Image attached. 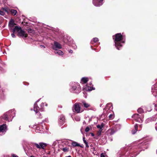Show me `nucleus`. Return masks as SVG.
<instances>
[{"instance_id": "37998d69", "label": "nucleus", "mask_w": 157, "mask_h": 157, "mask_svg": "<svg viewBox=\"0 0 157 157\" xmlns=\"http://www.w3.org/2000/svg\"><path fill=\"white\" fill-rule=\"evenodd\" d=\"M69 53H72L73 52V51H72V50H69Z\"/></svg>"}, {"instance_id": "8fccbe9b", "label": "nucleus", "mask_w": 157, "mask_h": 157, "mask_svg": "<svg viewBox=\"0 0 157 157\" xmlns=\"http://www.w3.org/2000/svg\"><path fill=\"white\" fill-rule=\"evenodd\" d=\"M19 130H20V129H21V127H20H20H19Z\"/></svg>"}, {"instance_id": "f704fd0d", "label": "nucleus", "mask_w": 157, "mask_h": 157, "mask_svg": "<svg viewBox=\"0 0 157 157\" xmlns=\"http://www.w3.org/2000/svg\"><path fill=\"white\" fill-rule=\"evenodd\" d=\"M83 141L84 142V143L85 144H86V143L87 142L85 140V137H83Z\"/></svg>"}, {"instance_id": "1a4fd4ad", "label": "nucleus", "mask_w": 157, "mask_h": 157, "mask_svg": "<svg viewBox=\"0 0 157 157\" xmlns=\"http://www.w3.org/2000/svg\"><path fill=\"white\" fill-rule=\"evenodd\" d=\"M103 0H93V3L96 6H100L103 4Z\"/></svg>"}, {"instance_id": "c85d7f7f", "label": "nucleus", "mask_w": 157, "mask_h": 157, "mask_svg": "<svg viewBox=\"0 0 157 157\" xmlns=\"http://www.w3.org/2000/svg\"><path fill=\"white\" fill-rule=\"evenodd\" d=\"M114 117V115L113 114H111L109 116V118L110 119H113Z\"/></svg>"}, {"instance_id": "79ce46f5", "label": "nucleus", "mask_w": 157, "mask_h": 157, "mask_svg": "<svg viewBox=\"0 0 157 157\" xmlns=\"http://www.w3.org/2000/svg\"><path fill=\"white\" fill-rule=\"evenodd\" d=\"M40 46V47L42 48H45V47L43 45H41Z\"/></svg>"}, {"instance_id": "7ed1b4c3", "label": "nucleus", "mask_w": 157, "mask_h": 157, "mask_svg": "<svg viewBox=\"0 0 157 157\" xmlns=\"http://www.w3.org/2000/svg\"><path fill=\"white\" fill-rule=\"evenodd\" d=\"M71 86L70 91L72 92L78 93L81 91V87L78 83L72 82L71 84Z\"/></svg>"}, {"instance_id": "b1692460", "label": "nucleus", "mask_w": 157, "mask_h": 157, "mask_svg": "<svg viewBox=\"0 0 157 157\" xmlns=\"http://www.w3.org/2000/svg\"><path fill=\"white\" fill-rule=\"evenodd\" d=\"M108 131L109 132L110 135H113L115 132V131L113 129H111L109 130H108Z\"/></svg>"}, {"instance_id": "a19ab883", "label": "nucleus", "mask_w": 157, "mask_h": 157, "mask_svg": "<svg viewBox=\"0 0 157 157\" xmlns=\"http://www.w3.org/2000/svg\"><path fill=\"white\" fill-rule=\"evenodd\" d=\"M155 129L157 131V123L155 124Z\"/></svg>"}, {"instance_id": "423d86ee", "label": "nucleus", "mask_w": 157, "mask_h": 157, "mask_svg": "<svg viewBox=\"0 0 157 157\" xmlns=\"http://www.w3.org/2000/svg\"><path fill=\"white\" fill-rule=\"evenodd\" d=\"M72 109L74 112L77 113H80L83 111L81 109L80 106V103H76L74 105Z\"/></svg>"}, {"instance_id": "cd10ccee", "label": "nucleus", "mask_w": 157, "mask_h": 157, "mask_svg": "<svg viewBox=\"0 0 157 157\" xmlns=\"http://www.w3.org/2000/svg\"><path fill=\"white\" fill-rule=\"evenodd\" d=\"M137 111L138 112L141 113L143 112V110L142 108H140L137 110Z\"/></svg>"}, {"instance_id": "7c9ffc66", "label": "nucleus", "mask_w": 157, "mask_h": 157, "mask_svg": "<svg viewBox=\"0 0 157 157\" xmlns=\"http://www.w3.org/2000/svg\"><path fill=\"white\" fill-rule=\"evenodd\" d=\"M86 90L91 91L92 90V89L91 87L88 86L87 88H86Z\"/></svg>"}, {"instance_id": "72a5a7b5", "label": "nucleus", "mask_w": 157, "mask_h": 157, "mask_svg": "<svg viewBox=\"0 0 157 157\" xmlns=\"http://www.w3.org/2000/svg\"><path fill=\"white\" fill-rule=\"evenodd\" d=\"M3 11L5 12H7V9L6 8H3L2 9Z\"/></svg>"}, {"instance_id": "4c0bfd02", "label": "nucleus", "mask_w": 157, "mask_h": 157, "mask_svg": "<svg viewBox=\"0 0 157 157\" xmlns=\"http://www.w3.org/2000/svg\"><path fill=\"white\" fill-rule=\"evenodd\" d=\"M100 157H105V155L103 153H102L101 154Z\"/></svg>"}, {"instance_id": "20e7f679", "label": "nucleus", "mask_w": 157, "mask_h": 157, "mask_svg": "<svg viewBox=\"0 0 157 157\" xmlns=\"http://www.w3.org/2000/svg\"><path fill=\"white\" fill-rule=\"evenodd\" d=\"M17 31L18 33L17 35L19 36L26 37L27 36V34L21 29V27L15 26L13 29V32Z\"/></svg>"}, {"instance_id": "39448f33", "label": "nucleus", "mask_w": 157, "mask_h": 157, "mask_svg": "<svg viewBox=\"0 0 157 157\" xmlns=\"http://www.w3.org/2000/svg\"><path fill=\"white\" fill-rule=\"evenodd\" d=\"M14 112L13 110L9 111L8 112L5 113L3 116L2 118L5 120L8 121V118L10 117V118H13L14 117Z\"/></svg>"}, {"instance_id": "f3484780", "label": "nucleus", "mask_w": 157, "mask_h": 157, "mask_svg": "<svg viewBox=\"0 0 157 157\" xmlns=\"http://www.w3.org/2000/svg\"><path fill=\"white\" fill-rule=\"evenodd\" d=\"M81 82L82 84L86 83L88 81V79L87 78L84 77L81 79Z\"/></svg>"}, {"instance_id": "2f4dec72", "label": "nucleus", "mask_w": 157, "mask_h": 157, "mask_svg": "<svg viewBox=\"0 0 157 157\" xmlns=\"http://www.w3.org/2000/svg\"><path fill=\"white\" fill-rule=\"evenodd\" d=\"M75 120L77 121H80V118L78 117H76L75 118Z\"/></svg>"}, {"instance_id": "4be33fe9", "label": "nucleus", "mask_w": 157, "mask_h": 157, "mask_svg": "<svg viewBox=\"0 0 157 157\" xmlns=\"http://www.w3.org/2000/svg\"><path fill=\"white\" fill-rule=\"evenodd\" d=\"M98 41V38L95 37L93 39V40H92L91 41V43L92 44H93V43H96Z\"/></svg>"}, {"instance_id": "6ab92c4d", "label": "nucleus", "mask_w": 157, "mask_h": 157, "mask_svg": "<svg viewBox=\"0 0 157 157\" xmlns=\"http://www.w3.org/2000/svg\"><path fill=\"white\" fill-rule=\"evenodd\" d=\"M72 144L74 147H78V146H80L79 144H78L75 142H73L72 143Z\"/></svg>"}, {"instance_id": "f8f14e48", "label": "nucleus", "mask_w": 157, "mask_h": 157, "mask_svg": "<svg viewBox=\"0 0 157 157\" xmlns=\"http://www.w3.org/2000/svg\"><path fill=\"white\" fill-rule=\"evenodd\" d=\"M6 125L3 124L0 126V132H3L6 131Z\"/></svg>"}, {"instance_id": "a18cd8bd", "label": "nucleus", "mask_w": 157, "mask_h": 157, "mask_svg": "<svg viewBox=\"0 0 157 157\" xmlns=\"http://www.w3.org/2000/svg\"><path fill=\"white\" fill-rule=\"evenodd\" d=\"M71 157V156L70 155H69L68 156H66V157Z\"/></svg>"}, {"instance_id": "3c124183", "label": "nucleus", "mask_w": 157, "mask_h": 157, "mask_svg": "<svg viewBox=\"0 0 157 157\" xmlns=\"http://www.w3.org/2000/svg\"><path fill=\"white\" fill-rule=\"evenodd\" d=\"M155 120H156V119L153 120L154 121H155Z\"/></svg>"}, {"instance_id": "58836bf2", "label": "nucleus", "mask_w": 157, "mask_h": 157, "mask_svg": "<svg viewBox=\"0 0 157 157\" xmlns=\"http://www.w3.org/2000/svg\"><path fill=\"white\" fill-rule=\"evenodd\" d=\"M86 144V147H89V146L88 144V143L87 142L86 143V144Z\"/></svg>"}, {"instance_id": "09e8293b", "label": "nucleus", "mask_w": 157, "mask_h": 157, "mask_svg": "<svg viewBox=\"0 0 157 157\" xmlns=\"http://www.w3.org/2000/svg\"><path fill=\"white\" fill-rule=\"evenodd\" d=\"M77 48V47L76 46H75V47H74V48Z\"/></svg>"}, {"instance_id": "f257e3e1", "label": "nucleus", "mask_w": 157, "mask_h": 157, "mask_svg": "<svg viewBox=\"0 0 157 157\" xmlns=\"http://www.w3.org/2000/svg\"><path fill=\"white\" fill-rule=\"evenodd\" d=\"M113 39H114V42L115 46L118 50L120 49V47L122 46L121 43H124L123 41V36L121 33H117L115 36H113Z\"/></svg>"}, {"instance_id": "473e14b6", "label": "nucleus", "mask_w": 157, "mask_h": 157, "mask_svg": "<svg viewBox=\"0 0 157 157\" xmlns=\"http://www.w3.org/2000/svg\"><path fill=\"white\" fill-rule=\"evenodd\" d=\"M90 128L88 127H86L85 129V131L86 132H88L90 130Z\"/></svg>"}, {"instance_id": "a878e982", "label": "nucleus", "mask_w": 157, "mask_h": 157, "mask_svg": "<svg viewBox=\"0 0 157 157\" xmlns=\"http://www.w3.org/2000/svg\"><path fill=\"white\" fill-rule=\"evenodd\" d=\"M102 130V129H99L97 132V135L98 136H100L101 134V132Z\"/></svg>"}, {"instance_id": "c756f323", "label": "nucleus", "mask_w": 157, "mask_h": 157, "mask_svg": "<svg viewBox=\"0 0 157 157\" xmlns=\"http://www.w3.org/2000/svg\"><path fill=\"white\" fill-rule=\"evenodd\" d=\"M4 12L2 10H0V15H3L4 14Z\"/></svg>"}, {"instance_id": "dca6fc26", "label": "nucleus", "mask_w": 157, "mask_h": 157, "mask_svg": "<svg viewBox=\"0 0 157 157\" xmlns=\"http://www.w3.org/2000/svg\"><path fill=\"white\" fill-rule=\"evenodd\" d=\"M138 127V126L137 124H136L134 126V129L132 130V134H135L137 130Z\"/></svg>"}, {"instance_id": "4468645a", "label": "nucleus", "mask_w": 157, "mask_h": 157, "mask_svg": "<svg viewBox=\"0 0 157 157\" xmlns=\"http://www.w3.org/2000/svg\"><path fill=\"white\" fill-rule=\"evenodd\" d=\"M82 103L84 107L86 108H88L90 106V105L88 103L86 102L85 101H82Z\"/></svg>"}, {"instance_id": "49530a36", "label": "nucleus", "mask_w": 157, "mask_h": 157, "mask_svg": "<svg viewBox=\"0 0 157 157\" xmlns=\"http://www.w3.org/2000/svg\"><path fill=\"white\" fill-rule=\"evenodd\" d=\"M79 146V147H82V146H81V145H80V146Z\"/></svg>"}, {"instance_id": "6e6552de", "label": "nucleus", "mask_w": 157, "mask_h": 157, "mask_svg": "<svg viewBox=\"0 0 157 157\" xmlns=\"http://www.w3.org/2000/svg\"><path fill=\"white\" fill-rule=\"evenodd\" d=\"M52 49L55 50L62 48L61 45L57 42L55 41L54 45L52 46Z\"/></svg>"}, {"instance_id": "393cba45", "label": "nucleus", "mask_w": 157, "mask_h": 157, "mask_svg": "<svg viewBox=\"0 0 157 157\" xmlns=\"http://www.w3.org/2000/svg\"><path fill=\"white\" fill-rule=\"evenodd\" d=\"M136 121L137 122H142L143 121V119H142L140 117L138 118L136 120Z\"/></svg>"}, {"instance_id": "aec40b11", "label": "nucleus", "mask_w": 157, "mask_h": 157, "mask_svg": "<svg viewBox=\"0 0 157 157\" xmlns=\"http://www.w3.org/2000/svg\"><path fill=\"white\" fill-rule=\"evenodd\" d=\"M140 117V115L138 114H135L133 116V117L135 120H136Z\"/></svg>"}, {"instance_id": "de8ad7c7", "label": "nucleus", "mask_w": 157, "mask_h": 157, "mask_svg": "<svg viewBox=\"0 0 157 157\" xmlns=\"http://www.w3.org/2000/svg\"><path fill=\"white\" fill-rule=\"evenodd\" d=\"M38 117L39 118H41V117L40 116H39Z\"/></svg>"}, {"instance_id": "9d476101", "label": "nucleus", "mask_w": 157, "mask_h": 157, "mask_svg": "<svg viewBox=\"0 0 157 157\" xmlns=\"http://www.w3.org/2000/svg\"><path fill=\"white\" fill-rule=\"evenodd\" d=\"M152 90L153 94L155 96H157V84L152 87Z\"/></svg>"}, {"instance_id": "9b49d317", "label": "nucleus", "mask_w": 157, "mask_h": 157, "mask_svg": "<svg viewBox=\"0 0 157 157\" xmlns=\"http://www.w3.org/2000/svg\"><path fill=\"white\" fill-rule=\"evenodd\" d=\"M72 39L70 37H67V38L65 36L64 37L63 39V42L66 43H68L69 42H71Z\"/></svg>"}, {"instance_id": "603ef678", "label": "nucleus", "mask_w": 157, "mask_h": 157, "mask_svg": "<svg viewBox=\"0 0 157 157\" xmlns=\"http://www.w3.org/2000/svg\"><path fill=\"white\" fill-rule=\"evenodd\" d=\"M140 127L141 128V125H140Z\"/></svg>"}, {"instance_id": "5701e85b", "label": "nucleus", "mask_w": 157, "mask_h": 157, "mask_svg": "<svg viewBox=\"0 0 157 157\" xmlns=\"http://www.w3.org/2000/svg\"><path fill=\"white\" fill-rule=\"evenodd\" d=\"M103 126V124L102 123L101 125H97V127L98 128H99L100 129H102V128Z\"/></svg>"}, {"instance_id": "c9c22d12", "label": "nucleus", "mask_w": 157, "mask_h": 157, "mask_svg": "<svg viewBox=\"0 0 157 157\" xmlns=\"http://www.w3.org/2000/svg\"><path fill=\"white\" fill-rule=\"evenodd\" d=\"M155 106L156 107L155 108V110L157 111V101L156 102V104H155Z\"/></svg>"}, {"instance_id": "0eeeda50", "label": "nucleus", "mask_w": 157, "mask_h": 157, "mask_svg": "<svg viewBox=\"0 0 157 157\" xmlns=\"http://www.w3.org/2000/svg\"><path fill=\"white\" fill-rule=\"evenodd\" d=\"M34 145L38 148L40 149L41 148H42V149H44V147L47 146V144L45 143L40 142L39 143V144L35 143Z\"/></svg>"}, {"instance_id": "ea45409f", "label": "nucleus", "mask_w": 157, "mask_h": 157, "mask_svg": "<svg viewBox=\"0 0 157 157\" xmlns=\"http://www.w3.org/2000/svg\"><path fill=\"white\" fill-rule=\"evenodd\" d=\"M12 157H18V156L14 154H13L12 155Z\"/></svg>"}, {"instance_id": "c03bdc74", "label": "nucleus", "mask_w": 157, "mask_h": 157, "mask_svg": "<svg viewBox=\"0 0 157 157\" xmlns=\"http://www.w3.org/2000/svg\"><path fill=\"white\" fill-rule=\"evenodd\" d=\"M91 136H94V133H91Z\"/></svg>"}, {"instance_id": "e433bc0d", "label": "nucleus", "mask_w": 157, "mask_h": 157, "mask_svg": "<svg viewBox=\"0 0 157 157\" xmlns=\"http://www.w3.org/2000/svg\"><path fill=\"white\" fill-rule=\"evenodd\" d=\"M14 32H13V33L11 34L12 36L13 37H15V36L14 34Z\"/></svg>"}, {"instance_id": "2eb2a0df", "label": "nucleus", "mask_w": 157, "mask_h": 157, "mask_svg": "<svg viewBox=\"0 0 157 157\" xmlns=\"http://www.w3.org/2000/svg\"><path fill=\"white\" fill-rule=\"evenodd\" d=\"M65 118L64 116L63 115H61L59 119V121L61 123V124H63L64 122Z\"/></svg>"}, {"instance_id": "a211bd4d", "label": "nucleus", "mask_w": 157, "mask_h": 157, "mask_svg": "<svg viewBox=\"0 0 157 157\" xmlns=\"http://www.w3.org/2000/svg\"><path fill=\"white\" fill-rule=\"evenodd\" d=\"M54 53L56 54H57L59 55H62L63 54V52L59 50H55Z\"/></svg>"}, {"instance_id": "ddd939ff", "label": "nucleus", "mask_w": 157, "mask_h": 157, "mask_svg": "<svg viewBox=\"0 0 157 157\" xmlns=\"http://www.w3.org/2000/svg\"><path fill=\"white\" fill-rule=\"evenodd\" d=\"M15 25V23H14V21L12 19H11L9 23V27L11 28L14 26Z\"/></svg>"}, {"instance_id": "bb28decb", "label": "nucleus", "mask_w": 157, "mask_h": 157, "mask_svg": "<svg viewBox=\"0 0 157 157\" xmlns=\"http://www.w3.org/2000/svg\"><path fill=\"white\" fill-rule=\"evenodd\" d=\"M62 150L64 152H67L68 151L69 149L67 147H64L62 149Z\"/></svg>"}, {"instance_id": "f03ea898", "label": "nucleus", "mask_w": 157, "mask_h": 157, "mask_svg": "<svg viewBox=\"0 0 157 157\" xmlns=\"http://www.w3.org/2000/svg\"><path fill=\"white\" fill-rule=\"evenodd\" d=\"M39 101H37L34 104V111L36 112V113H38V115L39 114L40 115V114L39 113V111H43V109L44 105L47 106V104L44 103H38L39 105H40V106L38 105V103L39 102Z\"/></svg>"}, {"instance_id": "412c9836", "label": "nucleus", "mask_w": 157, "mask_h": 157, "mask_svg": "<svg viewBox=\"0 0 157 157\" xmlns=\"http://www.w3.org/2000/svg\"><path fill=\"white\" fill-rule=\"evenodd\" d=\"M10 12L11 14L13 15H15L17 13V11L14 10H11Z\"/></svg>"}]
</instances>
